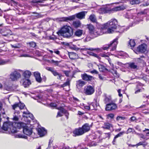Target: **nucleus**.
Here are the masks:
<instances>
[{
    "instance_id": "1",
    "label": "nucleus",
    "mask_w": 149,
    "mask_h": 149,
    "mask_svg": "<svg viewBox=\"0 0 149 149\" xmlns=\"http://www.w3.org/2000/svg\"><path fill=\"white\" fill-rule=\"evenodd\" d=\"M118 27L119 25L118 24L117 20L115 19H112L107 23L103 25H100L99 28L102 29H105L109 27L107 29V31L108 33H112L114 30Z\"/></svg>"
},
{
    "instance_id": "2",
    "label": "nucleus",
    "mask_w": 149,
    "mask_h": 149,
    "mask_svg": "<svg viewBox=\"0 0 149 149\" xmlns=\"http://www.w3.org/2000/svg\"><path fill=\"white\" fill-rule=\"evenodd\" d=\"M58 35L67 38H70L73 34V29L70 26H63L58 32Z\"/></svg>"
},
{
    "instance_id": "3",
    "label": "nucleus",
    "mask_w": 149,
    "mask_h": 149,
    "mask_svg": "<svg viewBox=\"0 0 149 149\" xmlns=\"http://www.w3.org/2000/svg\"><path fill=\"white\" fill-rule=\"evenodd\" d=\"M1 129L3 131H0L1 132L9 133H15L17 132L16 127H14L13 123L9 121L5 122L3 124L2 127Z\"/></svg>"
},
{
    "instance_id": "4",
    "label": "nucleus",
    "mask_w": 149,
    "mask_h": 149,
    "mask_svg": "<svg viewBox=\"0 0 149 149\" xmlns=\"http://www.w3.org/2000/svg\"><path fill=\"white\" fill-rule=\"evenodd\" d=\"M100 25H102L99 23H97V26L98 28V29L94 30L92 33L91 34L92 36L94 37H96L98 36L102 35L104 33V32H102V31H101L104 29H102L99 28L100 26Z\"/></svg>"
},
{
    "instance_id": "5",
    "label": "nucleus",
    "mask_w": 149,
    "mask_h": 149,
    "mask_svg": "<svg viewBox=\"0 0 149 149\" xmlns=\"http://www.w3.org/2000/svg\"><path fill=\"white\" fill-rule=\"evenodd\" d=\"M118 38H116L109 45H107V46L103 47V49L104 50H106L109 49L111 47L112 48L111 49V51H114L115 50L116 47L118 43Z\"/></svg>"
},
{
    "instance_id": "6",
    "label": "nucleus",
    "mask_w": 149,
    "mask_h": 149,
    "mask_svg": "<svg viewBox=\"0 0 149 149\" xmlns=\"http://www.w3.org/2000/svg\"><path fill=\"white\" fill-rule=\"evenodd\" d=\"M95 92L94 86L91 85H88L85 87L84 90V93L87 95H92Z\"/></svg>"
},
{
    "instance_id": "7",
    "label": "nucleus",
    "mask_w": 149,
    "mask_h": 149,
    "mask_svg": "<svg viewBox=\"0 0 149 149\" xmlns=\"http://www.w3.org/2000/svg\"><path fill=\"white\" fill-rule=\"evenodd\" d=\"M20 77V74L16 71L12 72L10 75V78L12 81H16Z\"/></svg>"
},
{
    "instance_id": "8",
    "label": "nucleus",
    "mask_w": 149,
    "mask_h": 149,
    "mask_svg": "<svg viewBox=\"0 0 149 149\" xmlns=\"http://www.w3.org/2000/svg\"><path fill=\"white\" fill-rule=\"evenodd\" d=\"M117 107L116 104L113 103V102H112L107 104L105 110L106 111H110L116 109Z\"/></svg>"
},
{
    "instance_id": "9",
    "label": "nucleus",
    "mask_w": 149,
    "mask_h": 149,
    "mask_svg": "<svg viewBox=\"0 0 149 149\" xmlns=\"http://www.w3.org/2000/svg\"><path fill=\"white\" fill-rule=\"evenodd\" d=\"M147 45L145 44H142L139 45L136 49V51L141 53L145 52L147 50Z\"/></svg>"
},
{
    "instance_id": "10",
    "label": "nucleus",
    "mask_w": 149,
    "mask_h": 149,
    "mask_svg": "<svg viewBox=\"0 0 149 149\" xmlns=\"http://www.w3.org/2000/svg\"><path fill=\"white\" fill-rule=\"evenodd\" d=\"M73 136H76L81 135L83 134L84 132L81 127L76 128L74 129L72 132Z\"/></svg>"
},
{
    "instance_id": "11",
    "label": "nucleus",
    "mask_w": 149,
    "mask_h": 149,
    "mask_svg": "<svg viewBox=\"0 0 149 149\" xmlns=\"http://www.w3.org/2000/svg\"><path fill=\"white\" fill-rule=\"evenodd\" d=\"M23 133L28 136H30L33 134L32 129L28 127L26 125L23 129Z\"/></svg>"
},
{
    "instance_id": "12",
    "label": "nucleus",
    "mask_w": 149,
    "mask_h": 149,
    "mask_svg": "<svg viewBox=\"0 0 149 149\" xmlns=\"http://www.w3.org/2000/svg\"><path fill=\"white\" fill-rule=\"evenodd\" d=\"M14 127H16L17 129H17H20L22 128L23 129L25 127L26 124H25L23 123H13Z\"/></svg>"
},
{
    "instance_id": "13",
    "label": "nucleus",
    "mask_w": 149,
    "mask_h": 149,
    "mask_svg": "<svg viewBox=\"0 0 149 149\" xmlns=\"http://www.w3.org/2000/svg\"><path fill=\"white\" fill-rule=\"evenodd\" d=\"M76 16L75 15H73L68 17H63L60 20L61 21L68 22L74 19Z\"/></svg>"
},
{
    "instance_id": "14",
    "label": "nucleus",
    "mask_w": 149,
    "mask_h": 149,
    "mask_svg": "<svg viewBox=\"0 0 149 149\" xmlns=\"http://www.w3.org/2000/svg\"><path fill=\"white\" fill-rule=\"evenodd\" d=\"M81 76L82 79L86 81H91L93 79V76L88 75L86 73L81 74Z\"/></svg>"
},
{
    "instance_id": "15",
    "label": "nucleus",
    "mask_w": 149,
    "mask_h": 149,
    "mask_svg": "<svg viewBox=\"0 0 149 149\" xmlns=\"http://www.w3.org/2000/svg\"><path fill=\"white\" fill-rule=\"evenodd\" d=\"M91 126L89 125L88 123H85L82 127H81L82 130L83 132H84V133L90 130Z\"/></svg>"
},
{
    "instance_id": "16",
    "label": "nucleus",
    "mask_w": 149,
    "mask_h": 149,
    "mask_svg": "<svg viewBox=\"0 0 149 149\" xmlns=\"http://www.w3.org/2000/svg\"><path fill=\"white\" fill-rule=\"evenodd\" d=\"M34 75L36 81L39 83H41L42 79L40 77V73L38 72H35L34 73Z\"/></svg>"
},
{
    "instance_id": "17",
    "label": "nucleus",
    "mask_w": 149,
    "mask_h": 149,
    "mask_svg": "<svg viewBox=\"0 0 149 149\" xmlns=\"http://www.w3.org/2000/svg\"><path fill=\"white\" fill-rule=\"evenodd\" d=\"M104 101L105 104L108 103H109L113 102L111 96H107V94H104Z\"/></svg>"
},
{
    "instance_id": "18",
    "label": "nucleus",
    "mask_w": 149,
    "mask_h": 149,
    "mask_svg": "<svg viewBox=\"0 0 149 149\" xmlns=\"http://www.w3.org/2000/svg\"><path fill=\"white\" fill-rule=\"evenodd\" d=\"M38 131L39 134L41 136H44L46 133V131L44 128H38Z\"/></svg>"
},
{
    "instance_id": "19",
    "label": "nucleus",
    "mask_w": 149,
    "mask_h": 149,
    "mask_svg": "<svg viewBox=\"0 0 149 149\" xmlns=\"http://www.w3.org/2000/svg\"><path fill=\"white\" fill-rule=\"evenodd\" d=\"M85 12H81L77 14L76 17L79 19H81L85 18Z\"/></svg>"
},
{
    "instance_id": "20",
    "label": "nucleus",
    "mask_w": 149,
    "mask_h": 149,
    "mask_svg": "<svg viewBox=\"0 0 149 149\" xmlns=\"http://www.w3.org/2000/svg\"><path fill=\"white\" fill-rule=\"evenodd\" d=\"M23 117L26 118L29 117L32 119V120H34L33 118L34 117L33 115L32 114L30 113L29 111H27L26 112L24 111L23 112Z\"/></svg>"
},
{
    "instance_id": "21",
    "label": "nucleus",
    "mask_w": 149,
    "mask_h": 149,
    "mask_svg": "<svg viewBox=\"0 0 149 149\" xmlns=\"http://www.w3.org/2000/svg\"><path fill=\"white\" fill-rule=\"evenodd\" d=\"M125 8V7L123 6L116 7L111 9H110V10H111L110 12H112V11L116 12L121 10H124Z\"/></svg>"
},
{
    "instance_id": "22",
    "label": "nucleus",
    "mask_w": 149,
    "mask_h": 149,
    "mask_svg": "<svg viewBox=\"0 0 149 149\" xmlns=\"http://www.w3.org/2000/svg\"><path fill=\"white\" fill-rule=\"evenodd\" d=\"M72 26L75 28H77L80 27L81 23L79 20L74 21L72 23Z\"/></svg>"
},
{
    "instance_id": "23",
    "label": "nucleus",
    "mask_w": 149,
    "mask_h": 149,
    "mask_svg": "<svg viewBox=\"0 0 149 149\" xmlns=\"http://www.w3.org/2000/svg\"><path fill=\"white\" fill-rule=\"evenodd\" d=\"M69 57L71 59H75L78 58V55L73 52H70L69 54Z\"/></svg>"
},
{
    "instance_id": "24",
    "label": "nucleus",
    "mask_w": 149,
    "mask_h": 149,
    "mask_svg": "<svg viewBox=\"0 0 149 149\" xmlns=\"http://www.w3.org/2000/svg\"><path fill=\"white\" fill-rule=\"evenodd\" d=\"M85 84V82L81 80H79L76 82V86L78 88L81 87Z\"/></svg>"
},
{
    "instance_id": "25",
    "label": "nucleus",
    "mask_w": 149,
    "mask_h": 149,
    "mask_svg": "<svg viewBox=\"0 0 149 149\" xmlns=\"http://www.w3.org/2000/svg\"><path fill=\"white\" fill-rule=\"evenodd\" d=\"M95 103H92L90 104L91 108L93 110H97V107L99 106V104L97 103L96 100H95Z\"/></svg>"
},
{
    "instance_id": "26",
    "label": "nucleus",
    "mask_w": 149,
    "mask_h": 149,
    "mask_svg": "<svg viewBox=\"0 0 149 149\" xmlns=\"http://www.w3.org/2000/svg\"><path fill=\"white\" fill-rule=\"evenodd\" d=\"M99 10L101 11V12H100V13H110V11L111 10L110 9L107 7H105L100 8Z\"/></svg>"
},
{
    "instance_id": "27",
    "label": "nucleus",
    "mask_w": 149,
    "mask_h": 149,
    "mask_svg": "<svg viewBox=\"0 0 149 149\" xmlns=\"http://www.w3.org/2000/svg\"><path fill=\"white\" fill-rule=\"evenodd\" d=\"M84 32L82 30L78 29L74 33V35L77 37H80L84 33Z\"/></svg>"
},
{
    "instance_id": "28",
    "label": "nucleus",
    "mask_w": 149,
    "mask_h": 149,
    "mask_svg": "<svg viewBox=\"0 0 149 149\" xmlns=\"http://www.w3.org/2000/svg\"><path fill=\"white\" fill-rule=\"evenodd\" d=\"M87 28L88 29L89 33L91 34L92 33L95 29L94 26L91 24L87 25Z\"/></svg>"
},
{
    "instance_id": "29",
    "label": "nucleus",
    "mask_w": 149,
    "mask_h": 149,
    "mask_svg": "<svg viewBox=\"0 0 149 149\" xmlns=\"http://www.w3.org/2000/svg\"><path fill=\"white\" fill-rule=\"evenodd\" d=\"M31 73L30 71L29 70H26L23 73V75L26 78H28L31 76Z\"/></svg>"
},
{
    "instance_id": "30",
    "label": "nucleus",
    "mask_w": 149,
    "mask_h": 149,
    "mask_svg": "<svg viewBox=\"0 0 149 149\" xmlns=\"http://www.w3.org/2000/svg\"><path fill=\"white\" fill-rule=\"evenodd\" d=\"M125 133V132L124 131L122 132H120L118 134L116 135L114 137L113 140L112 141V143L113 144H115V143L116 142V139L119 137L121 136L122 135H123V134Z\"/></svg>"
},
{
    "instance_id": "31",
    "label": "nucleus",
    "mask_w": 149,
    "mask_h": 149,
    "mask_svg": "<svg viewBox=\"0 0 149 149\" xmlns=\"http://www.w3.org/2000/svg\"><path fill=\"white\" fill-rule=\"evenodd\" d=\"M99 69L100 71L102 72H105L106 71H108V70L104 65H98Z\"/></svg>"
},
{
    "instance_id": "32",
    "label": "nucleus",
    "mask_w": 149,
    "mask_h": 149,
    "mask_svg": "<svg viewBox=\"0 0 149 149\" xmlns=\"http://www.w3.org/2000/svg\"><path fill=\"white\" fill-rule=\"evenodd\" d=\"M129 67L131 69H137V66L134 63H129Z\"/></svg>"
},
{
    "instance_id": "33",
    "label": "nucleus",
    "mask_w": 149,
    "mask_h": 149,
    "mask_svg": "<svg viewBox=\"0 0 149 149\" xmlns=\"http://www.w3.org/2000/svg\"><path fill=\"white\" fill-rule=\"evenodd\" d=\"M31 84L30 80L28 79H26L23 83V85L25 87H27V86H29Z\"/></svg>"
},
{
    "instance_id": "34",
    "label": "nucleus",
    "mask_w": 149,
    "mask_h": 149,
    "mask_svg": "<svg viewBox=\"0 0 149 149\" xmlns=\"http://www.w3.org/2000/svg\"><path fill=\"white\" fill-rule=\"evenodd\" d=\"M89 19L91 22H96L97 21L95 16L94 15H91L89 17Z\"/></svg>"
},
{
    "instance_id": "35",
    "label": "nucleus",
    "mask_w": 149,
    "mask_h": 149,
    "mask_svg": "<svg viewBox=\"0 0 149 149\" xmlns=\"http://www.w3.org/2000/svg\"><path fill=\"white\" fill-rule=\"evenodd\" d=\"M52 73L54 76H58V77L57 78L58 79H61V75L59 74L56 70H54Z\"/></svg>"
},
{
    "instance_id": "36",
    "label": "nucleus",
    "mask_w": 149,
    "mask_h": 149,
    "mask_svg": "<svg viewBox=\"0 0 149 149\" xmlns=\"http://www.w3.org/2000/svg\"><path fill=\"white\" fill-rule=\"evenodd\" d=\"M148 144V143L146 141H141L139 142L138 143L136 144V146H137L142 145L143 147H145Z\"/></svg>"
},
{
    "instance_id": "37",
    "label": "nucleus",
    "mask_w": 149,
    "mask_h": 149,
    "mask_svg": "<svg viewBox=\"0 0 149 149\" xmlns=\"http://www.w3.org/2000/svg\"><path fill=\"white\" fill-rule=\"evenodd\" d=\"M70 85V80L69 79H67L65 83L61 85V87L63 88L65 86H69Z\"/></svg>"
},
{
    "instance_id": "38",
    "label": "nucleus",
    "mask_w": 149,
    "mask_h": 149,
    "mask_svg": "<svg viewBox=\"0 0 149 149\" xmlns=\"http://www.w3.org/2000/svg\"><path fill=\"white\" fill-rule=\"evenodd\" d=\"M129 44L131 47H133L135 45L134 40H130Z\"/></svg>"
},
{
    "instance_id": "39",
    "label": "nucleus",
    "mask_w": 149,
    "mask_h": 149,
    "mask_svg": "<svg viewBox=\"0 0 149 149\" xmlns=\"http://www.w3.org/2000/svg\"><path fill=\"white\" fill-rule=\"evenodd\" d=\"M111 125L109 123H105L104 126L102 127L103 128L106 129H109Z\"/></svg>"
},
{
    "instance_id": "40",
    "label": "nucleus",
    "mask_w": 149,
    "mask_h": 149,
    "mask_svg": "<svg viewBox=\"0 0 149 149\" xmlns=\"http://www.w3.org/2000/svg\"><path fill=\"white\" fill-rule=\"evenodd\" d=\"M140 3L139 0H133L130 1V3L132 5H134V4H138Z\"/></svg>"
},
{
    "instance_id": "41",
    "label": "nucleus",
    "mask_w": 149,
    "mask_h": 149,
    "mask_svg": "<svg viewBox=\"0 0 149 149\" xmlns=\"http://www.w3.org/2000/svg\"><path fill=\"white\" fill-rule=\"evenodd\" d=\"M33 13L35 15H34V17H36V18H40L43 17V15H42L41 14H40L39 13H36V12H33Z\"/></svg>"
},
{
    "instance_id": "42",
    "label": "nucleus",
    "mask_w": 149,
    "mask_h": 149,
    "mask_svg": "<svg viewBox=\"0 0 149 149\" xmlns=\"http://www.w3.org/2000/svg\"><path fill=\"white\" fill-rule=\"evenodd\" d=\"M125 118L124 117L121 116H118L116 118V120L117 121H120L122 120H123L125 119Z\"/></svg>"
},
{
    "instance_id": "43",
    "label": "nucleus",
    "mask_w": 149,
    "mask_h": 149,
    "mask_svg": "<svg viewBox=\"0 0 149 149\" xmlns=\"http://www.w3.org/2000/svg\"><path fill=\"white\" fill-rule=\"evenodd\" d=\"M58 109L60 110V111L59 112H60L63 113H65L67 112V111L63 108L62 107H60Z\"/></svg>"
},
{
    "instance_id": "44",
    "label": "nucleus",
    "mask_w": 149,
    "mask_h": 149,
    "mask_svg": "<svg viewBox=\"0 0 149 149\" xmlns=\"http://www.w3.org/2000/svg\"><path fill=\"white\" fill-rule=\"evenodd\" d=\"M4 89L8 91H10L12 90V88L11 86H6L4 87Z\"/></svg>"
},
{
    "instance_id": "45",
    "label": "nucleus",
    "mask_w": 149,
    "mask_h": 149,
    "mask_svg": "<svg viewBox=\"0 0 149 149\" xmlns=\"http://www.w3.org/2000/svg\"><path fill=\"white\" fill-rule=\"evenodd\" d=\"M31 47H35L36 46V43L33 42H31L29 43Z\"/></svg>"
},
{
    "instance_id": "46",
    "label": "nucleus",
    "mask_w": 149,
    "mask_h": 149,
    "mask_svg": "<svg viewBox=\"0 0 149 149\" xmlns=\"http://www.w3.org/2000/svg\"><path fill=\"white\" fill-rule=\"evenodd\" d=\"M19 103H16L13 106V109L15 110L17 107H19Z\"/></svg>"
},
{
    "instance_id": "47",
    "label": "nucleus",
    "mask_w": 149,
    "mask_h": 149,
    "mask_svg": "<svg viewBox=\"0 0 149 149\" xmlns=\"http://www.w3.org/2000/svg\"><path fill=\"white\" fill-rule=\"evenodd\" d=\"M16 137L19 138H24L25 139H26L27 137L24 135H22L20 134H18L16 135Z\"/></svg>"
},
{
    "instance_id": "48",
    "label": "nucleus",
    "mask_w": 149,
    "mask_h": 149,
    "mask_svg": "<svg viewBox=\"0 0 149 149\" xmlns=\"http://www.w3.org/2000/svg\"><path fill=\"white\" fill-rule=\"evenodd\" d=\"M51 62L52 63H54V64L56 65H58V63L60 62L59 61H55L53 60H51Z\"/></svg>"
},
{
    "instance_id": "49",
    "label": "nucleus",
    "mask_w": 149,
    "mask_h": 149,
    "mask_svg": "<svg viewBox=\"0 0 149 149\" xmlns=\"http://www.w3.org/2000/svg\"><path fill=\"white\" fill-rule=\"evenodd\" d=\"M146 131H148V132H146V137L148 136H149V129L146 128L143 131V132H146Z\"/></svg>"
},
{
    "instance_id": "50",
    "label": "nucleus",
    "mask_w": 149,
    "mask_h": 149,
    "mask_svg": "<svg viewBox=\"0 0 149 149\" xmlns=\"http://www.w3.org/2000/svg\"><path fill=\"white\" fill-rule=\"evenodd\" d=\"M19 109H23L24 108V106H25V105L24 104L22 103L21 102L19 103Z\"/></svg>"
},
{
    "instance_id": "51",
    "label": "nucleus",
    "mask_w": 149,
    "mask_h": 149,
    "mask_svg": "<svg viewBox=\"0 0 149 149\" xmlns=\"http://www.w3.org/2000/svg\"><path fill=\"white\" fill-rule=\"evenodd\" d=\"M46 69L47 70L51 71L52 72L54 70V69L51 67H46Z\"/></svg>"
},
{
    "instance_id": "52",
    "label": "nucleus",
    "mask_w": 149,
    "mask_h": 149,
    "mask_svg": "<svg viewBox=\"0 0 149 149\" xmlns=\"http://www.w3.org/2000/svg\"><path fill=\"white\" fill-rule=\"evenodd\" d=\"M84 107L85 109L87 110H90L91 108L90 105H86L85 104H84Z\"/></svg>"
},
{
    "instance_id": "53",
    "label": "nucleus",
    "mask_w": 149,
    "mask_h": 149,
    "mask_svg": "<svg viewBox=\"0 0 149 149\" xmlns=\"http://www.w3.org/2000/svg\"><path fill=\"white\" fill-rule=\"evenodd\" d=\"M140 136V137L141 138H142V139H145L146 140H147L149 139V138H147V137H146V136H145L143 134H141Z\"/></svg>"
},
{
    "instance_id": "54",
    "label": "nucleus",
    "mask_w": 149,
    "mask_h": 149,
    "mask_svg": "<svg viewBox=\"0 0 149 149\" xmlns=\"http://www.w3.org/2000/svg\"><path fill=\"white\" fill-rule=\"evenodd\" d=\"M132 130L133 129L132 128H128L126 134H128V133L131 132H132Z\"/></svg>"
},
{
    "instance_id": "55",
    "label": "nucleus",
    "mask_w": 149,
    "mask_h": 149,
    "mask_svg": "<svg viewBox=\"0 0 149 149\" xmlns=\"http://www.w3.org/2000/svg\"><path fill=\"white\" fill-rule=\"evenodd\" d=\"M7 62V61L3 60H1L0 61V65H3L6 64Z\"/></svg>"
},
{
    "instance_id": "56",
    "label": "nucleus",
    "mask_w": 149,
    "mask_h": 149,
    "mask_svg": "<svg viewBox=\"0 0 149 149\" xmlns=\"http://www.w3.org/2000/svg\"><path fill=\"white\" fill-rule=\"evenodd\" d=\"M19 119L16 116H14L13 120L15 121H18Z\"/></svg>"
},
{
    "instance_id": "57",
    "label": "nucleus",
    "mask_w": 149,
    "mask_h": 149,
    "mask_svg": "<svg viewBox=\"0 0 149 149\" xmlns=\"http://www.w3.org/2000/svg\"><path fill=\"white\" fill-rule=\"evenodd\" d=\"M136 119V117L135 116L132 117L130 119V120L131 121H133L135 120Z\"/></svg>"
},
{
    "instance_id": "58",
    "label": "nucleus",
    "mask_w": 149,
    "mask_h": 149,
    "mask_svg": "<svg viewBox=\"0 0 149 149\" xmlns=\"http://www.w3.org/2000/svg\"><path fill=\"white\" fill-rule=\"evenodd\" d=\"M145 59L144 56H141L140 57L138 58L137 59L138 60H141L142 61H144V59Z\"/></svg>"
},
{
    "instance_id": "59",
    "label": "nucleus",
    "mask_w": 149,
    "mask_h": 149,
    "mask_svg": "<svg viewBox=\"0 0 149 149\" xmlns=\"http://www.w3.org/2000/svg\"><path fill=\"white\" fill-rule=\"evenodd\" d=\"M91 38L90 37L87 36L86 37V38L85 39V42H87L89 41H90L91 40Z\"/></svg>"
},
{
    "instance_id": "60",
    "label": "nucleus",
    "mask_w": 149,
    "mask_h": 149,
    "mask_svg": "<svg viewBox=\"0 0 149 149\" xmlns=\"http://www.w3.org/2000/svg\"><path fill=\"white\" fill-rule=\"evenodd\" d=\"M53 141V140H52L51 139H50L49 140V144H48L49 147H51V144L52 143Z\"/></svg>"
},
{
    "instance_id": "61",
    "label": "nucleus",
    "mask_w": 149,
    "mask_h": 149,
    "mask_svg": "<svg viewBox=\"0 0 149 149\" xmlns=\"http://www.w3.org/2000/svg\"><path fill=\"white\" fill-rule=\"evenodd\" d=\"M108 117L111 118H113L114 117V115L113 114H110L108 115Z\"/></svg>"
},
{
    "instance_id": "62",
    "label": "nucleus",
    "mask_w": 149,
    "mask_h": 149,
    "mask_svg": "<svg viewBox=\"0 0 149 149\" xmlns=\"http://www.w3.org/2000/svg\"><path fill=\"white\" fill-rule=\"evenodd\" d=\"M63 72L67 76H69V72L67 71H63Z\"/></svg>"
},
{
    "instance_id": "63",
    "label": "nucleus",
    "mask_w": 149,
    "mask_h": 149,
    "mask_svg": "<svg viewBox=\"0 0 149 149\" xmlns=\"http://www.w3.org/2000/svg\"><path fill=\"white\" fill-rule=\"evenodd\" d=\"M62 113L60 112H58L57 113V115L56 117H61L63 116V115L62 114Z\"/></svg>"
},
{
    "instance_id": "64",
    "label": "nucleus",
    "mask_w": 149,
    "mask_h": 149,
    "mask_svg": "<svg viewBox=\"0 0 149 149\" xmlns=\"http://www.w3.org/2000/svg\"><path fill=\"white\" fill-rule=\"evenodd\" d=\"M62 149H70V147L69 146H65V145L62 147Z\"/></svg>"
}]
</instances>
